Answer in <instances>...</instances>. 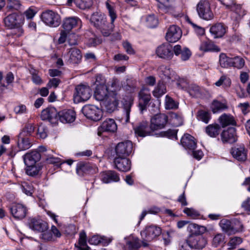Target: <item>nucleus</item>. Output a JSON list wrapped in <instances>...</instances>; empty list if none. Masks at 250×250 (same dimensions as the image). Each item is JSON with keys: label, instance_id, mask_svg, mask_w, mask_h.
I'll list each match as a JSON object with an SVG mask.
<instances>
[{"label": "nucleus", "instance_id": "17", "mask_svg": "<svg viewBox=\"0 0 250 250\" xmlns=\"http://www.w3.org/2000/svg\"><path fill=\"white\" fill-rule=\"evenodd\" d=\"M62 27L64 30L68 32L74 28L79 29L82 27V21L77 17L66 18L63 20Z\"/></svg>", "mask_w": 250, "mask_h": 250}, {"label": "nucleus", "instance_id": "12", "mask_svg": "<svg viewBox=\"0 0 250 250\" xmlns=\"http://www.w3.org/2000/svg\"><path fill=\"white\" fill-rule=\"evenodd\" d=\"M178 85L179 88L186 91L192 97L198 96L200 93V88L198 85L189 83L184 79H180Z\"/></svg>", "mask_w": 250, "mask_h": 250}, {"label": "nucleus", "instance_id": "13", "mask_svg": "<svg viewBox=\"0 0 250 250\" xmlns=\"http://www.w3.org/2000/svg\"><path fill=\"white\" fill-rule=\"evenodd\" d=\"M172 46L168 43H164L159 45L156 49L157 55L160 58L170 60L173 56Z\"/></svg>", "mask_w": 250, "mask_h": 250}, {"label": "nucleus", "instance_id": "40", "mask_svg": "<svg viewBox=\"0 0 250 250\" xmlns=\"http://www.w3.org/2000/svg\"><path fill=\"white\" fill-rule=\"evenodd\" d=\"M232 57H230L226 54L221 53L219 56V63L220 66L224 68L232 67Z\"/></svg>", "mask_w": 250, "mask_h": 250}, {"label": "nucleus", "instance_id": "26", "mask_svg": "<svg viewBox=\"0 0 250 250\" xmlns=\"http://www.w3.org/2000/svg\"><path fill=\"white\" fill-rule=\"evenodd\" d=\"M181 143L183 147L190 153L191 150L196 147V142L194 138L188 134H185L181 139Z\"/></svg>", "mask_w": 250, "mask_h": 250}, {"label": "nucleus", "instance_id": "27", "mask_svg": "<svg viewBox=\"0 0 250 250\" xmlns=\"http://www.w3.org/2000/svg\"><path fill=\"white\" fill-rule=\"evenodd\" d=\"M10 211L14 217L21 219L25 217L27 208L22 204H17L12 206L10 208Z\"/></svg>", "mask_w": 250, "mask_h": 250}, {"label": "nucleus", "instance_id": "25", "mask_svg": "<svg viewBox=\"0 0 250 250\" xmlns=\"http://www.w3.org/2000/svg\"><path fill=\"white\" fill-rule=\"evenodd\" d=\"M41 117L43 120H48L52 124H55L57 121L58 113L54 107L47 108L42 111Z\"/></svg>", "mask_w": 250, "mask_h": 250}, {"label": "nucleus", "instance_id": "7", "mask_svg": "<svg viewBox=\"0 0 250 250\" xmlns=\"http://www.w3.org/2000/svg\"><path fill=\"white\" fill-rule=\"evenodd\" d=\"M41 18L43 22L49 26L57 27L61 22L59 15L52 10H47L43 12Z\"/></svg>", "mask_w": 250, "mask_h": 250}, {"label": "nucleus", "instance_id": "43", "mask_svg": "<svg viewBox=\"0 0 250 250\" xmlns=\"http://www.w3.org/2000/svg\"><path fill=\"white\" fill-rule=\"evenodd\" d=\"M166 92V86L165 84L162 82H159L154 90L152 91L153 95L156 98L161 97Z\"/></svg>", "mask_w": 250, "mask_h": 250}, {"label": "nucleus", "instance_id": "28", "mask_svg": "<svg viewBox=\"0 0 250 250\" xmlns=\"http://www.w3.org/2000/svg\"><path fill=\"white\" fill-rule=\"evenodd\" d=\"M227 27L222 23H217L210 27L209 32L214 38L222 37L226 33Z\"/></svg>", "mask_w": 250, "mask_h": 250}, {"label": "nucleus", "instance_id": "42", "mask_svg": "<svg viewBox=\"0 0 250 250\" xmlns=\"http://www.w3.org/2000/svg\"><path fill=\"white\" fill-rule=\"evenodd\" d=\"M220 123L223 127L229 125H235V121L232 116L224 114L219 118Z\"/></svg>", "mask_w": 250, "mask_h": 250}, {"label": "nucleus", "instance_id": "55", "mask_svg": "<svg viewBox=\"0 0 250 250\" xmlns=\"http://www.w3.org/2000/svg\"><path fill=\"white\" fill-rule=\"evenodd\" d=\"M232 67L240 69L242 68L245 63V60L240 56L232 57Z\"/></svg>", "mask_w": 250, "mask_h": 250}, {"label": "nucleus", "instance_id": "45", "mask_svg": "<svg viewBox=\"0 0 250 250\" xmlns=\"http://www.w3.org/2000/svg\"><path fill=\"white\" fill-rule=\"evenodd\" d=\"M42 169V167L39 164L26 166V173L27 175L34 176L38 175Z\"/></svg>", "mask_w": 250, "mask_h": 250}, {"label": "nucleus", "instance_id": "33", "mask_svg": "<svg viewBox=\"0 0 250 250\" xmlns=\"http://www.w3.org/2000/svg\"><path fill=\"white\" fill-rule=\"evenodd\" d=\"M101 179L104 183L116 182L120 180V177L117 173L114 171H106L101 173Z\"/></svg>", "mask_w": 250, "mask_h": 250}, {"label": "nucleus", "instance_id": "32", "mask_svg": "<svg viewBox=\"0 0 250 250\" xmlns=\"http://www.w3.org/2000/svg\"><path fill=\"white\" fill-rule=\"evenodd\" d=\"M173 52L176 56H180L183 61L188 60L190 57L191 53L189 49L180 45H176L173 49Z\"/></svg>", "mask_w": 250, "mask_h": 250}, {"label": "nucleus", "instance_id": "2", "mask_svg": "<svg viewBox=\"0 0 250 250\" xmlns=\"http://www.w3.org/2000/svg\"><path fill=\"white\" fill-rule=\"evenodd\" d=\"M24 21V18L21 15L13 13L5 18L4 23L6 26L12 30L11 34L13 36L20 37L23 33L22 25Z\"/></svg>", "mask_w": 250, "mask_h": 250}, {"label": "nucleus", "instance_id": "24", "mask_svg": "<svg viewBox=\"0 0 250 250\" xmlns=\"http://www.w3.org/2000/svg\"><path fill=\"white\" fill-rule=\"evenodd\" d=\"M58 117L62 123H70L75 121L76 113L73 109H64L58 113Z\"/></svg>", "mask_w": 250, "mask_h": 250}, {"label": "nucleus", "instance_id": "11", "mask_svg": "<svg viewBox=\"0 0 250 250\" xmlns=\"http://www.w3.org/2000/svg\"><path fill=\"white\" fill-rule=\"evenodd\" d=\"M132 150L133 144L131 142L126 141L119 143L115 148L116 156L127 157L131 153Z\"/></svg>", "mask_w": 250, "mask_h": 250}, {"label": "nucleus", "instance_id": "62", "mask_svg": "<svg viewBox=\"0 0 250 250\" xmlns=\"http://www.w3.org/2000/svg\"><path fill=\"white\" fill-rule=\"evenodd\" d=\"M171 120L172 124L175 126H179L183 124V118L181 115L175 113L171 114Z\"/></svg>", "mask_w": 250, "mask_h": 250}, {"label": "nucleus", "instance_id": "58", "mask_svg": "<svg viewBox=\"0 0 250 250\" xmlns=\"http://www.w3.org/2000/svg\"><path fill=\"white\" fill-rule=\"evenodd\" d=\"M146 25L148 27H155L158 23V21L157 18L154 15H150L146 18Z\"/></svg>", "mask_w": 250, "mask_h": 250}, {"label": "nucleus", "instance_id": "21", "mask_svg": "<svg viewBox=\"0 0 250 250\" xmlns=\"http://www.w3.org/2000/svg\"><path fill=\"white\" fill-rule=\"evenodd\" d=\"M116 167L119 170L126 172L131 169V162L126 157H117L114 159Z\"/></svg>", "mask_w": 250, "mask_h": 250}, {"label": "nucleus", "instance_id": "59", "mask_svg": "<svg viewBox=\"0 0 250 250\" xmlns=\"http://www.w3.org/2000/svg\"><path fill=\"white\" fill-rule=\"evenodd\" d=\"M21 189L23 193L28 196H31L34 192L32 185L29 183L24 182L21 185Z\"/></svg>", "mask_w": 250, "mask_h": 250}, {"label": "nucleus", "instance_id": "56", "mask_svg": "<svg viewBox=\"0 0 250 250\" xmlns=\"http://www.w3.org/2000/svg\"><path fill=\"white\" fill-rule=\"evenodd\" d=\"M186 21L192 26L195 33L197 35L202 36L205 34V30L203 27L198 26L195 23H193L188 17L186 19Z\"/></svg>", "mask_w": 250, "mask_h": 250}, {"label": "nucleus", "instance_id": "50", "mask_svg": "<svg viewBox=\"0 0 250 250\" xmlns=\"http://www.w3.org/2000/svg\"><path fill=\"white\" fill-rule=\"evenodd\" d=\"M225 235L223 233H219L215 234L212 238V245L214 247L223 245L225 243Z\"/></svg>", "mask_w": 250, "mask_h": 250}, {"label": "nucleus", "instance_id": "48", "mask_svg": "<svg viewBox=\"0 0 250 250\" xmlns=\"http://www.w3.org/2000/svg\"><path fill=\"white\" fill-rule=\"evenodd\" d=\"M159 71L162 77L164 79H170L174 75V72L167 66H161Z\"/></svg>", "mask_w": 250, "mask_h": 250}, {"label": "nucleus", "instance_id": "18", "mask_svg": "<svg viewBox=\"0 0 250 250\" xmlns=\"http://www.w3.org/2000/svg\"><path fill=\"white\" fill-rule=\"evenodd\" d=\"M28 226L30 229L36 232H43L48 229V225L45 222L35 218L29 219Z\"/></svg>", "mask_w": 250, "mask_h": 250}, {"label": "nucleus", "instance_id": "63", "mask_svg": "<svg viewBox=\"0 0 250 250\" xmlns=\"http://www.w3.org/2000/svg\"><path fill=\"white\" fill-rule=\"evenodd\" d=\"M236 6L239 7V8H233L231 10L237 15L236 17V19L237 20L246 14V11L240 5L236 4Z\"/></svg>", "mask_w": 250, "mask_h": 250}, {"label": "nucleus", "instance_id": "34", "mask_svg": "<svg viewBox=\"0 0 250 250\" xmlns=\"http://www.w3.org/2000/svg\"><path fill=\"white\" fill-rule=\"evenodd\" d=\"M67 55L69 57L68 61L69 63L78 64L81 61L82 55L81 51L76 48H71Z\"/></svg>", "mask_w": 250, "mask_h": 250}, {"label": "nucleus", "instance_id": "37", "mask_svg": "<svg viewBox=\"0 0 250 250\" xmlns=\"http://www.w3.org/2000/svg\"><path fill=\"white\" fill-rule=\"evenodd\" d=\"M105 6L108 11V15L111 19V28H113L114 22L117 17V13L115 10V5L109 0H107L105 2Z\"/></svg>", "mask_w": 250, "mask_h": 250}, {"label": "nucleus", "instance_id": "1", "mask_svg": "<svg viewBox=\"0 0 250 250\" xmlns=\"http://www.w3.org/2000/svg\"><path fill=\"white\" fill-rule=\"evenodd\" d=\"M94 96L96 100L101 102L102 107L108 112L114 111L118 105L119 96L113 91L109 92L104 83L97 84Z\"/></svg>", "mask_w": 250, "mask_h": 250}, {"label": "nucleus", "instance_id": "3", "mask_svg": "<svg viewBox=\"0 0 250 250\" xmlns=\"http://www.w3.org/2000/svg\"><path fill=\"white\" fill-rule=\"evenodd\" d=\"M91 23L99 29L103 36H108L112 28L109 27L106 21V16L100 12L93 13L90 18Z\"/></svg>", "mask_w": 250, "mask_h": 250}, {"label": "nucleus", "instance_id": "14", "mask_svg": "<svg viewBox=\"0 0 250 250\" xmlns=\"http://www.w3.org/2000/svg\"><path fill=\"white\" fill-rule=\"evenodd\" d=\"M140 109L142 112L146 109V107L151 99L150 89L147 87L143 86L139 93Z\"/></svg>", "mask_w": 250, "mask_h": 250}, {"label": "nucleus", "instance_id": "49", "mask_svg": "<svg viewBox=\"0 0 250 250\" xmlns=\"http://www.w3.org/2000/svg\"><path fill=\"white\" fill-rule=\"evenodd\" d=\"M77 250H89V247L86 245V234L81 232L80 234L78 245L76 246Z\"/></svg>", "mask_w": 250, "mask_h": 250}, {"label": "nucleus", "instance_id": "60", "mask_svg": "<svg viewBox=\"0 0 250 250\" xmlns=\"http://www.w3.org/2000/svg\"><path fill=\"white\" fill-rule=\"evenodd\" d=\"M215 84L217 86H220L223 85L226 87H229L231 84V80L229 78L226 76H222L220 77L219 80H218Z\"/></svg>", "mask_w": 250, "mask_h": 250}, {"label": "nucleus", "instance_id": "22", "mask_svg": "<svg viewBox=\"0 0 250 250\" xmlns=\"http://www.w3.org/2000/svg\"><path fill=\"white\" fill-rule=\"evenodd\" d=\"M40 152L38 148V150L31 151L24 155L22 157L25 165L26 166H31L37 164V162L40 160L41 157Z\"/></svg>", "mask_w": 250, "mask_h": 250}, {"label": "nucleus", "instance_id": "51", "mask_svg": "<svg viewBox=\"0 0 250 250\" xmlns=\"http://www.w3.org/2000/svg\"><path fill=\"white\" fill-rule=\"evenodd\" d=\"M227 106L225 103H221L217 100H214L211 105V109L214 113L220 112L226 108Z\"/></svg>", "mask_w": 250, "mask_h": 250}, {"label": "nucleus", "instance_id": "54", "mask_svg": "<svg viewBox=\"0 0 250 250\" xmlns=\"http://www.w3.org/2000/svg\"><path fill=\"white\" fill-rule=\"evenodd\" d=\"M165 106L166 109H175L178 108V103L168 95L165 97Z\"/></svg>", "mask_w": 250, "mask_h": 250}, {"label": "nucleus", "instance_id": "61", "mask_svg": "<svg viewBox=\"0 0 250 250\" xmlns=\"http://www.w3.org/2000/svg\"><path fill=\"white\" fill-rule=\"evenodd\" d=\"M242 242V239L241 238L239 237H234L230 238L228 245L229 249H234Z\"/></svg>", "mask_w": 250, "mask_h": 250}, {"label": "nucleus", "instance_id": "29", "mask_svg": "<svg viewBox=\"0 0 250 250\" xmlns=\"http://www.w3.org/2000/svg\"><path fill=\"white\" fill-rule=\"evenodd\" d=\"M221 139L224 143L232 144L237 141L236 129L234 127H229L221 133Z\"/></svg>", "mask_w": 250, "mask_h": 250}, {"label": "nucleus", "instance_id": "23", "mask_svg": "<svg viewBox=\"0 0 250 250\" xmlns=\"http://www.w3.org/2000/svg\"><path fill=\"white\" fill-rule=\"evenodd\" d=\"M126 81L127 83L126 85H124L122 82H120L117 79H114L111 83V87L115 91L114 92H115L116 91L119 90L122 87H123L124 89L126 91H130V92H133L135 91V86L131 83V80L127 79Z\"/></svg>", "mask_w": 250, "mask_h": 250}, {"label": "nucleus", "instance_id": "46", "mask_svg": "<svg viewBox=\"0 0 250 250\" xmlns=\"http://www.w3.org/2000/svg\"><path fill=\"white\" fill-rule=\"evenodd\" d=\"M128 100H125L124 103V109L125 115V122H128L129 120V114L130 108L133 103L134 98L130 95L128 98Z\"/></svg>", "mask_w": 250, "mask_h": 250}, {"label": "nucleus", "instance_id": "53", "mask_svg": "<svg viewBox=\"0 0 250 250\" xmlns=\"http://www.w3.org/2000/svg\"><path fill=\"white\" fill-rule=\"evenodd\" d=\"M91 167L89 164L82 163H79L77 166V173L79 175L83 176L84 173L90 172Z\"/></svg>", "mask_w": 250, "mask_h": 250}, {"label": "nucleus", "instance_id": "57", "mask_svg": "<svg viewBox=\"0 0 250 250\" xmlns=\"http://www.w3.org/2000/svg\"><path fill=\"white\" fill-rule=\"evenodd\" d=\"M30 73L32 75V80L33 82L37 85H40L43 83V82L38 74V71L31 68L30 70Z\"/></svg>", "mask_w": 250, "mask_h": 250}, {"label": "nucleus", "instance_id": "4", "mask_svg": "<svg viewBox=\"0 0 250 250\" xmlns=\"http://www.w3.org/2000/svg\"><path fill=\"white\" fill-rule=\"evenodd\" d=\"M199 226L195 224H190L188 225V229L191 232L192 234L188 238V241L189 247L194 249H202L207 244L206 239L201 235H193L195 233L193 229H198Z\"/></svg>", "mask_w": 250, "mask_h": 250}, {"label": "nucleus", "instance_id": "38", "mask_svg": "<svg viewBox=\"0 0 250 250\" xmlns=\"http://www.w3.org/2000/svg\"><path fill=\"white\" fill-rule=\"evenodd\" d=\"M111 240L104 236H100L97 235L93 236L89 239L88 242L90 244L97 245L101 243L103 246L107 245Z\"/></svg>", "mask_w": 250, "mask_h": 250}, {"label": "nucleus", "instance_id": "52", "mask_svg": "<svg viewBox=\"0 0 250 250\" xmlns=\"http://www.w3.org/2000/svg\"><path fill=\"white\" fill-rule=\"evenodd\" d=\"M21 4L18 0H8L6 8L8 11H14L19 10Z\"/></svg>", "mask_w": 250, "mask_h": 250}, {"label": "nucleus", "instance_id": "47", "mask_svg": "<svg viewBox=\"0 0 250 250\" xmlns=\"http://www.w3.org/2000/svg\"><path fill=\"white\" fill-rule=\"evenodd\" d=\"M126 245L128 249L131 250H136L141 246L139 239L133 236H129V240L126 242Z\"/></svg>", "mask_w": 250, "mask_h": 250}, {"label": "nucleus", "instance_id": "10", "mask_svg": "<svg viewBox=\"0 0 250 250\" xmlns=\"http://www.w3.org/2000/svg\"><path fill=\"white\" fill-rule=\"evenodd\" d=\"M167 116L164 114H157L150 120V128L153 131L163 128L167 124Z\"/></svg>", "mask_w": 250, "mask_h": 250}, {"label": "nucleus", "instance_id": "36", "mask_svg": "<svg viewBox=\"0 0 250 250\" xmlns=\"http://www.w3.org/2000/svg\"><path fill=\"white\" fill-rule=\"evenodd\" d=\"M199 49L204 52L215 51L219 52L220 48L210 41H205L201 42Z\"/></svg>", "mask_w": 250, "mask_h": 250}, {"label": "nucleus", "instance_id": "35", "mask_svg": "<svg viewBox=\"0 0 250 250\" xmlns=\"http://www.w3.org/2000/svg\"><path fill=\"white\" fill-rule=\"evenodd\" d=\"M23 133L21 132L18 137V146L20 150L28 149L32 146L28 137L23 136Z\"/></svg>", "mask_w": 250, "mask_h": 250}, {"label": "nucleus", "instance_id": "8", "mask_svg": "<svg viewBox=\"0 0 250 250\" xmlns=\"http://www.w3.org/2000/svg\"><path fill=\"white\" fill-rule=\"evenodd\" d=\"M196 10L199 16L204 20H210L213 18L210 4L207 0H201L197 5Z\"/></svg>", "mask_w": 250, "mask_h": 250}, {"label": "nucleus", "instance_id": "9", "mask_svg": "<svg viewBox=\"0 0 250 250\" xmlns=\"http://www.w3.org/2000/svg\"><path fill=\"white\" fill-rule=\"evenodd\" d=\"M82 112L87 118L93 121H98L102 116V110L94 105H85L83 109Z\"/></svg>", "mask_w": 250, "mask_h": 250}, {"label": "nucleus", "instance_id": "41", "mask_svg": "<svg viewBox=\"0 0 250 250\" xmlns=\"http://www.w3.org/2000/svg\"><path fill=\"white\" fill-rule=\"evenodd\" d=\"M196 118L198 121L208 124L211 118V115L209 111L201 109L198 111Z\"/></svg>", "mask_w": 250, "mask_h": 250}, {"label": "nucleus", "instance_id": "15", "mask_svg": "<svg viewBox=\"0 0 250 250\" xmlns=\"http://www.w3.org/2000/svg\"><path fill=\"white\" fill-rule=\"evenodd\" d=\"M161 233L159 227L150 226L146 228L144 231L141 232V236L145 241L149 242L159 236Z\"/></svg>", "mask_w": 250, "mask_h": 250}, {"label": "nucleus", "instance_id": "31", "mask_svg": "<svg viewBox=\"0 0 250 250\" xmlns=\"http://www.w3.org/2000/svg\"><path fill=\"white\" fill-rule=\"evenodd\" d=\"M231 153L233 158L239 161H245L247 158V150L243 146L233 147Z\"/></svg>", "mask_w": 250, "mask_h": 250}, {"label": "nucleus", "instance_id": "6", "mask_svg": "<svg viewBox=\"0 0 250 250\" xmlns=\"http://www.w3.org/2000/svg\"><path fill=\"white\" fill-rule=\"evenodd\" d=\"M75 90L73 98L75 103L86 101L91 96V89L87 85L80 84L76 87Z\"/></svg>", "mask_w": 250, "mask_h": 250}, {"label": "nucleus", "instance_id": "44", "mask_svg": "<svg viewBox=\"0 0 250 250\" xmlns=\"http://www.w3.org/2000/svg\"><path fill=\"white\" fill-rule=\"evenodd\" d=\"M220 127L218 125L212 124L207 126L206 128V133L211 137H215L220 132Z\"/></svg>", "mask_w": 250, "mask_h": 250}, {"label": "nucleus", "instance_id": "39", "mask_svg": "<svg viewBox=\"0 0 250 250\" xmlns=\"http://www.w3.org/2000/svg\"><path fill=\"white\" fill-rule=\"evenodd\" d=\"M73 2L82 9L89 8L92 3V0H67V4L70 5Z\"/></svg>", "mask_w": 250, "mask_h": 250}, {"label": "nucleus", "instance_id": "19", "mask_svg": "<svg viewBox=\"0 0 250 250\" xmlns=\"http://www.w3.org/2000/svg\"><path fill=\"white\" fill-rule=\"evenodd\" d=\"M117 130V125L113 119H107L104 120L98 128V134L101 135L102 132H107L113 133Z\"/></svg>", "mask_w": 250, "mask_h": 250}, {"label": "nucleus", "instance_id": "30", "mask_svg": "<svg viewBox=\"0 0 250 250\" xmlns=\"http://www.w3.org/2000/svg\"><path fill=\"white\" fill-rule=\"evenodd\" d=\"M134 129L136 135L138 136L144 137L147 135H152L153 130L151 129L150 125L148 126L146 122H142Z\"/></svg>", "mask_w": 250, "mask_h": 250}, {"label": "nucleus", "instance_id": "64", "mask_svg": "<svg viewBox=\"0 0 250 250\" xmlns=\"http://www.w3.org/2000/svg\"><path fill=\"white\" fill-rule=\"evenodd\" d=\"M47 230L42 232L41 238L45 241H54V236L51 233L50 230L46 231Z\"/></svg>", "mask_w": 250, "mask_h": 250}, {"label": "nucleus", "instance_id": "5", "mask_svg": "<svg viewBox=\"0 0 250 250\" xmlns=\"http://www.w3.org/2000/svg\"><path fill=\"white\" fill-rule=\"evenodd\" d=\"M219 225L223 231L228 235L234 234L237 232L243 230V225L238 220H234L232 222L227 219H222L219 223Z\"/></svg>", "mask_w": 250, "mask_h": 250}, {"label": "nucleus", "instance_id": "16", "mask_svg": "<svg viewBox=\"0 0 250 250\" xmlns=\"http://www.w3.org/2000/svg\"><path fill=\"white\" fill-rule=\"evenodd\" d=\"M181 29L176 25H172L167 29L166 35V39L170 42H177L182 37Z\"/></svg>", "mask_w": 250, "mask_h": 250}, {"label": "nucleus", "instance_id": "20", "mask_svg": "<svg viewBox=\"0 0 250 250\" xmlns=\"http://www.w3.org/2000/svg\"><path fill=\"white\" fill-rule=\"evenodd\" d=\"M39 150L41 152H44V155L46 157V161L47 163L49 164H54L56 166H60L62 164L64 163V161L61 160L60 158L55 157L52 155L53 151L49 149H47L46 147L44 146H40L39 147Z\"/></svg>", "mask_w": 250, "mask_h": 250}]
</instances>
